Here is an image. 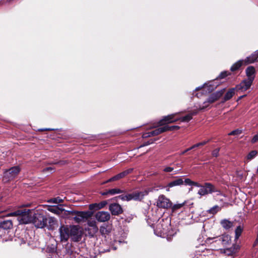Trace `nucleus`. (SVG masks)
<instances>
[{
  "mask_svg": "<svg viewBox=\"0 0 258 258\" xmlns=\"http://www.w3.org/2000/svg\"><path fill=\"white\" fill-rule=\"evenodd\" d=\"M199 111H200L199 110V108L198 110H194L190 113H189V114H191V117H192V116L194 115H197Z\"/></svg>",
  "mask_w": 258,
  "mask_h": 258,
  "instance_id": "nucleus-53",
  "label": "nucleus"
},
{
  "mask_svg": "<svg viewBox=\"0 0 258 258\" xmlns=\"http://www.w3.org/2000/svg\"><path fill=\"white\" fill-rule=\"evenodd\" d=\"M173 170V168L172 167H165L163 171L164 172H171L172 171V170Z\"/></svg>",
  "mask_w": 258,
  "mask_h": 258,
  "instance_id": "nucleus-52",
  "label": "nucleus"
},
{
  "mask_svg": "<svg viewBox=\"0 0 258 258\" xmlns=\"http://www.w3.org/2000/svg\"><path fill=\"white\" fill-rule=\"evenodd\" d=\"M20 171V169L18 166H14L11 168L6 172V175L8 176L9 179H13Z\"/></svg>",
  "mask_w": 258,
  "mask_h": 258,
  "instance_id": "nucleus-18",
  "label": "nucleus"
},
{
  "mask_svg": "<svg viewBox=\"0 0 258 258\" xmlns=\"http://www.w3.org/2000/svg\"><path fill=\"white\" fill-rule=\"evenodd\" d=\"M49 203L58 204L62 202V200L59 198V197H57L55 198H52L50 199L48 201Z\"/></svg>",
  "mask_w": 258,
  "mask_h": 258,
  "instance_id": "nucleus-42",
  "label": "nucleus"
},
{
  "mask_svg": "<svg viewBox=\"0 0 258 258\" xmlns=\"http://www.w3.org/2000/svg\"><path fill=\"white\" fill-rule=\"evenodd\" d=\"M162 221L163 223L164 222V220L163 219H162Z\"/></svg>",
  "mask_w": 258,
  "mask_h": 258,
  "instance_id": "nucleus-61",
  "label": "nucleus"
},
{
  "mask_svg": "<svg viewBox=\"0 0 258 258\" xmlns=\"http://www.w3.org/2000/svg\"><path fill=\"white\" fill-rule=\"evenodd\" d=\"M70 238L75 242L80 241L83 234V232L81 228L77 225H71Z\"/></svg>",
  "mask_w": 258,
  "mask_h": 258,
  "instance_id": "nucleus-5",
  "label": "nucleus"
},
{
  "mask_svg": "<svg viewBox=\"0 0 258 258\" xmlns=\"http://www.w3.org/2000/svg\"><path fill=\"white\" fill-rule=\"evenodd\" d=\"M13 227V224L12 220H7L0 221V237H4L6 234H9Z\"/></svg>",
  "mask_w": 258,
  "mask_h": 258,
  "instance_id": "nucleus-4",
  "label": "nucleus"
},
{
  "mask_svg": "<svg viewBox=\"0 0 258 258\" xmlns=\"http://www.w3.org/2000/svg\"><path fill=\"white\" fill-rule=\"evenodd\" d=\"M183 183H184L185 185L195 186L199 187L202 186V185H201L200 183L192 181L189 178H185L183 180Z\"/></svg>",
  "mask_w": 258,
  "mask_h": 258,
  "instance_id": "nucleus-27",
  "label": "nucleus"
},
{
  "mask_svg": "<svg viewBox=\"0 0 258 258\" xmlns=\"http://www.w3.org/2000/svg\"><path fill=\"white\" fill-rule=\"evenodd\" d=\"M198 147H199V145L198 143L195 144V145H192V146H191L190 149H191V150H192V149H194L196 148H198Z\"/></svg>",
  "mask_w": 258,
  "mask_h": 258,
  "instance_id": "nucleus-57",
  "label": "nucleus"
},
{
  "mask_svg": "<svg viewBox=\"0 0 258 258\" xmlns=\"http://www.w3.org/2000/svg\"><path fill=\"white\" fill-rule=\"evenodd\" d=\"M156 140L154 139V140H153V139H151L149 141H147V142H145L143 143V145H141L140 147H144V146H147V145H149L150 144H151L152 143H154V142Z\"/></svg>",
  "mask_w": 258,
  "mask_h": 258,
  "instance_id": "nucleus-46",
  "label": "nucleus"
},
{
  "mask_svg": "<svg viewBox=\"0 0 258 258\" xmlns=\"http://www.w3.org/2000/svg\"><path fill=\"white\" fill-rule=\"evenodd\" d=\"M108 200H105L101 201L99 203H93L89 205V209L90 210V211L93 212L94 213V211L100 210L105 206H106L108 204Z\"/></svg>",
  "mask_w": 258,
  "mask_h": 258,
  "instance_id": "nucleus-16",
  "label": "nucleus"
},
{
  "mask_svg": "<svg viewBox=\"0 0 258 258\" xmlns=\"http://www.w3.org/2000/svg\"><path fill=\"white\" fill-rule=\"evenodd\" d=\"M54 168H53L52 167H48L44 168L43 169V172H48V171H54Z\"/></svg>",
  "mask_w": 258,
  "mask_h": 258,
  "instance_id": "nucleus-50",
  "label": "nucleus"
},
{
  "mask_svg": "<svg viewBox=\"0 0 258 258\" xmlns=\"http://www.w3.org/2000/svg\"><path fill=\"white\" fill-rule=\"evenodd\" d=\"M47 210L53 213L57 214L58 215H60L62 214L63 211H64V209L62 208H60L58 206H49Z\"/></svg>",
  "mask_w": 258,
  "mask_h": 258,
  "instance_id": "nucleus-25",
  "label": "nucleus"
},
{
  "mask_svg": "<svg viewBox=\"0 0 258 258\" xmlns=\"http://www.w3.org/2000/svg\"><path fill=\"white\" fill-rule=\"evenodd\" d=\"M257 154V151L256 150H252L250 151L247 155V160H250L253 159Z\"/></svg>",
  "mask_w": 258,
  "mask_h": 258,
  "instance_id": "nucleus-39",
  "label": "nucleus"
},
{
  "mask_svg": "<svg viewBox=\"0 0 258 258\" xmlns=\"http://www.w3.org/2000/svg\"><path fill=\"white\" fill-rule=\"evenodd\" d=\"M185 205V202H183L181 204H176L174 205L173 206L172 205L171 209L172 212H174L176 211L177 210L180 209L182 208L184 205Z\"/></svg>",
  "mask_w": 258,
  "mask_h": 258,
  "instance_id": "nucleus-38",
  "label": "nucleus"
},
{
  "mask_svg": "<svg viewBox=\"0 0 258 258\" xmlns=\"http://www.w3.org/2000/svg\"><path fill=\"white\" fill-rule=\"evenodd\" d=\"M243 231V228L241 226H238L237 227V228L235 229V239H238L241 235L242 232Z\"/></svg>",
  "mask_w": 258,
  "mask_h": 258,
  "instance_id": "nucleus-37",
  "label": "nucleus"
},
{
  "mask_svg": "<svg viewBox=\"0 0 258 258\" xmlns=\"http://www.w3.org/2000/svg\"><path fill=\"white\" fill-rule=\"evenodd\" d=\"M124 191V190L117 188L108 189V192L109 193V195H111L122 193Z\"/></svg>",
  "mask_w": 258,
  "mask_h": 258,
  "instance_id": "nucleus-34",
  "label": "nucleus"
},
{
  "mask_svg": "<svg viewBox=\"0 0 258 258\" xmlns=\"http://www.w3.org/2000/svg\"><path fill=\"white\" fill-rule=\"evenodd\" d=\"M191 149H190V147L185 149V150L183 151L182 152H181L180 154V155H183L184 154H185L186 152H188L189 151L191 150Z\"/></svg>",
  "mask_w": 258,
  "mask_h": 258,
  "instance_id": "nucleus-55",
  "label": "nucleus"
},
{
  "mask_svg": "<svg viewBox=\"0 0 258 258\" xmlns=\"http://www.w3.org/2000/svg\"><path fill=\"white\" fill-rule=\"evenodd\" d=\"M151 137H152V135H151V132L145 133L142 135V137L143 138H147Z\"/></svg>",
  "mask_w": 258,
  "mask_h": 258,
  "instance_id": "nucleus-49",
  "label": "nucleus"
},
{
  "mask_svg": "<svg viewBox=\"0 0 258 258\" xmlns=\"http://www.w3.org/2000/svg\"><path fill=\"white\" fill-rule=\"evenodd\" d=\"M100 194L102 196H107L108 195H109V193L108 192V190H106L105 191H101Z\"/></svg>",
  "mask_w": 258,
  "mask_h": 258,
  "instance_id": "nucleus-56",
  "label": "nucleus"
},
{
  "mask_svg": "<svg viewBox=\"0 0 258 258\" xmlns=\"http://www.w3.org/2000/svg\"><path fill=\"white\" fill-rule=\"evenodd\" d=\"M70 229L71 226L69 227L67 225H62L60 226L59 230L61 241H67L70 237Z\"/></svg>",
  "mask_w": 258,
  "mask_h": 258,
  "instance_id": "nucleus-12",
  "label": "nucleus"
},
{
  "mask_svg": "<svg viewBox=\"0 0 258 258\" xmlns=\"http://www.w3.org/2000/svg\"><path fill=\"white\" fill-rule=\"evenodd\" d=\"M168 224H169V223H167V224H166V225L165 227H163V223H160V224H159V225H158V227H160V226L162 227V229H163V231H162V232H163V233H165V232H166L168 231Z\"/></svg>",
  "mask_w": 258,
  "mask_h": 258,
  "instance_id": "nucleus-45",
  "label": "nucleus"
},
{
  "mask_svg": "<svg viewBox=\"0 0 258 258\" xmlns=\"http://www.w3.org/2000/svg\"><path fill=\"white\" fill-rule=\"evenodd\" d=\"M133 168H129L127 170H125L117 174V175L113 176L112 177L110 178L108 180L103 182V184H105L108 182L118 180L124 177L128 174L131 173L133 172Z\"/></svg>",
  "mask_w": 258,
  "mask_h": 258,
  "instance_id": "nucleus-10",
  "label": "nucleus"
},
{
  "mask_svg": "<svg viewBox=\"0 0 258 258\" xmlns=\"http://www.w3.org/2000/svg\"><path fill=\"white\" fill-rule=\"evenodd\" d=\"M172 203L164 195H160L157 202V206L160 208L168 209L172 207Z\"/></svg>",
  "mask_w": 258,
  "mask_h": 258,
  "instance_id": "nucleus-7",
  "label": "nucleus"
},
{
  "mask_svg": "<svg viewBox=\"0 0 258 258\" xmlns=\"http://www.w3.org/2000/svg\"><path fill=\"white\" fill-rule=\"evenodd\" d=\"M148 192L147 191H136L131 194H127V199H128V201H131L132 200L135 201H141L144 199L145 195H147Z\"/></svg>",
  "mask_w": 258,
  "mask_h": 258,
  "instance_id": "nucleus-8",
  "label": "nucleus"
},
{
  "mask_svg": "<svg viewBox=\"0 0 258 258\" xmlns=\"http://www.w3.org/2000/svg\"><path fill=\"white\" fill-rule=\"evenodd\" d=\"M200 89H201L200 88L198 87V88H196V91H198V90H199Z\"/></svg>",
  "mask_w": 258,
  "mask_h": 258,
  "instance_id": "nucleus-60",
  "label": "nucleus"
},
{
  "mask_svg": "<svg viewBox=\"0 0 258 258\" xmlns=\"http://www.w3.org/2000/svg\"><path fill=\"white\" fill-rule=\"evenodd\" d=\"M53 129L49 128H39L38 130L39 132H44V131H52Z\"/></svg>",
  "mask_w": 258,
  "mask_h": 258,
  "instance_id": "nucleus-54",
  "label": "nucleus"
},
{
  "mask_svg": "<svg viewBox=\"0 0 258 258\" xmlns=\"http://www.w3.org/2000/svg\"><path fill=\"white\" fill-rule=\"evenodd\" d=\"M255 69L253 66H249L245 70V74L247 77V79L249 80L253 81L255 76Z\"/></svg>",
  "mask_w": 258,
  "mask_h": 258,
  "instance_id": "nucleus-19",
  "label": "nucleus"
},
{
  "mask_svg": "<svg viewBox=\"0 0 258 258\" xmlns=\"http://www.w3.org/2000/svg\"><path fill=\"white\" fill-rule=\"evenodd\" d=\"M258 141V133L255 135L251 140V142L252 144L255 143Z\"/></svg>",
  "mask_w": 258,
  "mask_h": 258,
  "instance_id": "nucleus-48",
  "label": "nucleus"
},
{
  "mask_svg": "<svg viewBox=\"0 0 258 258\" xmlns=\"http://www.w3.org/2000/svg\"><path fill=\"white\" fill-rule=\"evenodd\" d=\"M201 187H204L208 191V194L218 191L216 186L210 182H205Z\"/></svg>",
  "mask_w": 258,
  "mask_h": 258,
  "instance_id": "nucleus-23",
  "label": "nucleus"
},
{
  "mask_svg": "<svg viewBox=\"0 0 258 258\" xmlns=\"http://www.w3.org/2000/svg\"><path fill=\"white\" fill-rule=\"evenodd\" d=\"M57 224V221L54 217H49L47 218V223L46 227L49 230L54 229L56 225Z\"/></svg>",
  "mask_w": 258,
  "mask_h": 258,
  "instance_id": "nucleus-24",
  "label": "nucleus"
},
{
  "mask_svg": "<svg viewBox=\"0 0 258 258\" xmlns=\"http://www.w3.org/2000/svg\"><path fill=\"white\" fill-rule=\"evenodd\" d=\"M253 81L248 79L243 80L240 84L237 85L235 88L236 91L244 92L248 90L251 86Z\"/></svg>",
  "mask_w": 258,
  "mask_h": 258,
  "instance_id": "nucleus-13",
  "label": "nucleus"
},
{
  "mask_svg": "<svg viewBox=\"0 0 258 258\" xmlns=\"http://www.w3.org/2000/svg\"><path fill=\"white\" fill-rule=\"evenodd\" d=\"M176 114L173 113L163 116L162 118L157 122L158 126L168 125V124L174 123L179 120V118L176 117Z\"/></svg>",
  "mask_w": 258,
  "mask_h": 258,
  "instance_id": "nucleus-6",
  "label": "nucleus"
},
{
  "mask_svg": "<svg viewBox=\"0 0 258 258\" xmlns=\"http://www.w3.org/2000/svg\"><path fill=\"white\" fill-rule=\"evenodd\" d=\"M165 130L166 129L164 126L159 127L153 131H151V135H152V137L157 136L161 133L165 132Z\"/></svg>",
  "mask_w": 258,
  "mask_h": 258,
  "instance_id": "nucleus-29",
  "label": "nucleus"
},
{
  "mask_svg": "<svg viewBox=\"0 0 258 258\" xmlns=\"http://www.w3.org/2000/svg\"><path fill=\"white\" fill-rule=\"evenodd\" d=\"M220 151V148H217L214 149L212 153V155L213 156L217 157L219 156V152Z\"/></svg>",
  "mask_w": 258,
  "mask_h": 258,
  "instance_id": "nucleus-47",
  "label": "nucleus"
},
{
  "mask_svg": "<svg viewBox=\"0 0 258 258\" xmlns=\"http://www.w3.org/2000/svg\"><path fill=\"white\" fill-rule=\"evenodd\" d=\"M109 210L113 216H118L123 212L121 205L116 202L111 203L109 206Z\"/></svg>",
  "mask_w": 258,
  "mask_h": 258,
  "instance_id": "nucleus-11",
  "label": "nucleus"
},
{
  "mask_svg": "<svg viewBox=\"0 0 258 258\" xmlns=\"http://www.w3.org/2000/svg\"><path fill=\"white\" fill-rule=\"evenodd\" d=\"M236 91V90L235 87L230 88L226 93L224 97L221 98L220 103L223 104L226 101L230 100L234 95Z\"/></svg>",
  "mask_w": 258,
  "mask_h": 258,
  "instance_id": "nucleus-17",
  "label": "nucleus"
},
{
  "mask_svg": "<svg viewBox=\"0 0 258 258\" xmlns=\"http://www.w3.org/2000/svg\"><path fill=\"white\" fill-rule=\"evenodd\" d=\"M198 194L200 196H205L208 195V191L204 187L200 188L198 191Z\"/></svg>",
  "mask_w": 258,
  "mask_h": 258,
  "instance_id": "nucleus-44",
  "label": "nucleus"
},
{
  "mask_svg": "<svg viewBox=\"0 0 258 258\" xmlns=\"http://www.w3.org/2000/svg\"><path fill=\"white\" fill-rule=\"evenodd\" d=\"M74 210L72 211H68L64 209V211H63V213L60 215H62L64 218H72L73 216V213Z\"/></svg>",
  "mask_w": 258,
  "mask_h": 258,
  "instance_id": "nucleus-32",
  "label": "nucleus"
},
{
  "mask_svg": "<svg viewBox=\"0 0 258 258\" xmlns=\"http://www.w3.org/2000/svg\"><path fill=\"white\" fill-rule=\"evenodd\" d=\"M30 222L37 228H44L47 226V217L43 212H37L34 214Z\"/></svg>",
  "mask_w": 258,
  "mask_h": 258,
  "instance_id": "nucleus-1",
  "label": "nucleus"
},
{
  "mask_svg": "<svg viewBox=\"0 0 258 258\" xmlns=\"http://www.w3.org/2000/svg\"><path fill=\"white\" fill-rule=\"evenodd\" d=\"M4 239H5L6 240H7V238H4Z\"/></svg>",
  "mask_w": 258,
  "mask_h": 258,
  "instance_id": "nucleus-62",
  "label": "nucleus"
},
{
  "mask_svg": "<svg viewBox=\"0 0 258 258\" xmlns=\"http://www.w3.org/2000/svg\"><path fill=\"white\" fill-rule=\"evenodd\" d=\"M242 133V131L239 128H237L230 132L228 136H237L239 135Z\"/></svg>",
  "mask_w": 258,
  "mask_h": 258,
  "instance_id": "nucleus-40",
  "label": "nucleus"
},
{
  "mask_svg": "<svg viewBox=\"0 0 258 258\" xmlns=\"http://www.w3.org/2000/svg\"><path fill=\"white\" fill-rule=\"evenodd\" d=\"M165 130V132L167 131H177L179 129H180V127L178 125H172V126H169V125H165L164 126Z\"/></svg>",
  "mask_w": 258,
  "mask_h": 258,
  "instance_id": "nucleus-35",
  "label": "nucleus"
},
{
  "mask_svg": "<svg viewBox=\"0 0 258 258\" xmlns=\"http://www.w3.org/2000/svg\"><path fill=\"white\" fill-rule=\"evenodd\" d=\"M244 59H240L234 63L230 68L232 72H235L240 70L243 66H246Z\"/></svg>",
  "mask_w": 258,
  "mask_h": 258,
  "instance_id": "nucleus-22",
  "label": "nucleus"
},
{
  "mask_svg": "<svg viewBox=\"0 0 258 258\" xmlns=\"http://www.w3.org/2000/svg\"><path fill=\"white\" fill-rule=\"evenodd\" d=\"M230 75L231 73L228 71H223L220 74V75L218 76V78L220 79H224Z\"/></svg>",
  "mask_w": 258,
  "mask_h": 258,
  "instance_id": "nucleus-41",
  "label": "nucleus"
},
{
  "mask_svg": "<svg viewBox=\"0 0 258 258\" xmlns=\"http://www.w3.org/2000/svg\"><path fill=\"white\" fill-rule=\"evenodd\" d=\"M183 184V178L180 177H178L175 179L174 180L169 182L167 185L166 186V190L169 191V188L175 186L181 185Z\"/></svg>",
  "mask_w": 258,
  "mask_h": 258,
  "instance_id": "nucleus-21",
  "label": "nucleus"
},
{
  "mask_svg": "<svg viewBox=\"0 0 258 258\" xmlns=\"http://www.w3.org/2000/svg\"><path fill=\"white\" fill-rule=\"evenodd\" d=\"M30 210L29 209H24V210H18L13 212L9 214V215L12 216H21L22 217V220H23V223L27 224L28 223V220L24 221V219L25 217H27L29 215Z\"/></svg>",
  "mask_w": 258,
  "mask_h": 258,
  "instance_id": "nucleus-14",
  "label": "nucleus"
},
{
  "mask_svg": "<svg viewBox=\"0 0 258 258\" xmlns=\"http://www.w3.org/2000/svg\"><path fill=\"white\" fill-rule=\"evenodd\" d=\"M245 63L246 64L258 62V50L253 52L250 55L246 57L245 59Z\"/></svg>",
  "mask_w": 258,
  "mask_h": 258,
  "instance_id": "nucleus-20",
  "label": "nucleus"
},
{
  "mask_svg": "<svg viewBox=\"0 0 258 258\" xmlns=\"http://www.w3.org/2000/svg\"><path fill=\"white\" fill-rule=\"evenodd\" d=\"M220 210L221 208L218 205H216L210 209L208 212L211 214L215 215Z\"/></svg>",
  "mask_w": 258,
  "mask_h": 258,
  "instance_id": "nucleus-33",
  "label": "nucleus"
},
{
  "mask_svg": "<svg viewBox=\"0 0 258 258\" xmlns=\"http://www.w3.org/2000/svg\"><path fill=\"white\" fill-rule=\"evenodd\" d=\"M110 230L111 229L108 225L102 226L100 228V232L102 235L104 236L108 235L110 232Z\"/></svg>",
  "mask_w": 258,
  "mask_h": 258,
  "instance_id": "nucleus-28",
  "label": "nucleus"
},
{
  "mask_svg": "<svg viewBox=\"0 0 258 258\" xmlns=\"http://www.w3.org/2000/svg\"><path fill=\"white\" fill-rule=\"evenodd\" d=\"M228 240L229 237L228 235H222V237L220 238V240L222 241L223 244H226Z\"/></svg>",
  "mask_w": 258,
  "mask_h": 258,
  "instance_id": "nucleus-43",
  "label": "nucleus"
},
{
  "mask_svg": "<svg viewBox=\"0 0 258 258\" xmlns=\"http://www.w3.org/2000/svg\"><path fill=\"white\" fill-rule=\"evenodd\" d=\"M225 92V89H222L211 93L207 99V100L204 102V105L199 107V110H204L209 107V104H212L219 100L223 96Z\"/></svg>",
  "mask_w": 258,
  "mask_h": 258,
  "instance_id": "nucleus-2",
  "label": "nucleus"
},
{
  "mask_svg": "<svg viewBox=\"0 0 258 258\" xmlns=\"http://www.w3.org/2000/svg\"><path fill=\"white\" fill-rule=\"evenodd\" d=\"M246 96V95H242V96H240L238 97V99H237V101L240 99H241L242 98H243L244 97Z\"/></svg>",
  "mask_w": 258,
  "mask_h": 258,
  "instance_id": "nucleus-58",
  "label": "nucleus"
},
{
  "mask_svg": "<svg viewBox=\"0 0 258 258\" xmlns=\"http://www.w3.org/2000/svg\"><path fill=\"white\" fill-rule=\"evenodd\" d=\"M220 224L222 227L226 230H229L233 226V223L232 222L226 219L222 220L220 221Z\"/></svg>",
  "mask_w": 258,
  "mask_h": 258,
  "instance_id": "nucleus-26",
  "label": "nucleus"
},
{
  "mask_svg": "<svg viewBox=\"0 0 258 258\" xmlns=\"http://www.w3.org/2000/svg\"><path fill=\"white\" fill-rule=\"evenodd\" d=\"M96 220L101 222H104L109 220L110 215L108 212L99 211L95 215Z\"/></svg>",
  "mask_w": 258,
  "mask_h": 258,
  "instance_id": "nucleus-15",
  "label": "nucleus"
},
{
  "mask_svg": "<svg viewBox=\"0 0 258 258\" xmlns=\"http://www.w3.org/2000/svg\"><path fill=\"white\" fill-rule=\"evenodd\" d=\"M98 230V228L97 226L95 225H93L91 226L90 228H88L87 230L88 232V234L90 237H93L95 234L96 233V232Z\"/></svg>",
  "mask_w": 258,
  "mask_h": 258,
  "instance_id": "nucleus-30",
  "label": "nucleus"
},
{
  "mask_svg": "<svg viewBox=\"0 0 258 258\" xmlns=\"http://www.w3.org/2000/svg\"><path fill=\"white\" fill-rule=\"evenodd\" d=\"M179 118V120H180L182 122H188L192 118L191 117V115L188 113V114L181 117H178Z\"/></svg>",
  "mask_w": 258,
  "mask_h": 258,
  "instance_id": "nucleus-36",
  "label": "nucleus"
},
{
  "mask_svg": "<svg viewBox=\"0 0 258 258\" xmlns=\"http://www.w3.org/2000/svg\"><path fill=\"white\" fill-rule=\"evenodd\" d=\"M63 162H64V161H60V162H59L54 163V164H63Z\"/></svg>",
  "mask_w": 258,
  "mask_h": 258,
  "instance_id": "nucleus-59",
  "label": "nucleus"
},
{
  "mask_svg": "<svg viewBox=\"0 0 258 258\" xmlns=\"http://www.w3.org/2000/svg\"><path fill=\"white\" fill-rule=\"evenodd\" d=\"M73 213V216L72 219L77 223H80V222L84 221L85 220L91 218L93 215V212L90 211H78L74 210Z\"/></svg>",
  "mask_w": 258,
  "mask_h": 258,
  "instance_id": "nucleus-3",
  "label": "nucleus"
},
{
  "mask_svg": "<svg viewBox=\"0 0 258 258\" xmlns=\"http://www.w3.org/2000/svg\"><path fill=\"white\" fill-rule=\"evenodd\" d=\"M133 168H129L127 170H125L117 174V175L113 176L112 177L110 178L108 180L103 182V184H105L108 182L118 180L124 177L128 174L131 173L133 172Z\"/></svg>",
  "mask_w": 258,
  "mask_h": 258,
  "instance_id": "nucleus-9",
  "label": "nucleus"
},
{
  "mask_svg": "<svg viewBox=\"0 0 258 258\" xmlns=\"http://www.w3.org/2000/svg\"><path fill=\"white\" fill-rule=\"evenodd\" d=\"M127 195H121L118 196H116L110 200H108V201H114L117 202L118 201V199H120L123 201H128V199H127Z\"/></svg>",
  "mask_w": 258,
  "mask_h": 258,
  "instance_id": "nucleus-31",
  "label": "nucleus"
},
{
  "mask_svg": "<svg viewBox=\"0 0 258 258\" xmlns=\"http://www.w3.org/2000/svg\"><path fill=\"white\" fill-rule=\"evenodd\" d=\"M210 141V140L209 139L207 141H204L203 142L198 143L199 147L205 145L206 144L209 143Z\"/></svg>",
  "mask_w": 258,
  "mask_h": 258,
  "instance_id": "nucleus-51",
  "label": "nucleus"
}]
</instances>
